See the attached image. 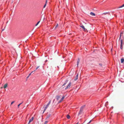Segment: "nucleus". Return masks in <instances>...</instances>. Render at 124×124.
Here are the masks:
<instances>
[{
  "instance_id": "28",
  "label": "nucleus",
  "mask_w": 124,
  "mask_h": 124,
  "mask_svg": "<svg viewBox=\"0 0 124 124\" xmlns=\"http://www.w3.org/2000/svg\"><path fill=\"white\" fill-rule=\"evenodd\" d=\"M49 116H47L46 117V118H49Z\"/></svg>"
},
{
  "instance_id": "35",
  "label": "nucleus",
  "mask_w": 124,
  "mask_h": 124,
  "mask_svg": "<svg viewBox=\"0 0 124 124\" xmlns=\"http://www.w3.org/2000/svg\"><path fill=\"white\" fill-rule=\"evenodd\" d=\"M23 102H22V103H21L20 104H22Z\"/></svg>"
},
{
  "instance_id": "37",
  "label": "nucleus",
  "mask_w": 124,
  "mask_h": 124,
  "mask_svg": "<svg viewBox=\"0 0 124 124\" xmlns=\"http://www.w3.org/2000/svg\"><path fill=\"white\" fill-rule=\"evenodd\" d=\"M76 124H78V123H77Z\"/></svg>"
},
{
  "instance_id": "16",
  "label": "nucleus",
  "mask_w": 124,
  "mask_h": 124,
  "mask_svg": "<svg viewBox=\"0 0 124 124\" xmlns=\"http://www.w3.org/2000/svg\"><path fill=\"white\" fill-rule=\"evenodd\" d=\"M123 7H124V4H123L122 5V6H120L118 8H122Z\"/></svg>"
},
{
  "instance_id": "18",
  "label": "nucleus",
  "mask_w": 124,
  "mask_h": 124,
  "mask_svg": "<svg viewBox=\"0 0 124 124\" xmlns=\"http://www.w3.org/2000/svg\"><path fill=\"white\" fill-rule=\"evenodd\" d=\"M48 122V121H46L45 122L44 124H46Z\"/></svg>"
},
{
  "instance_id": "17",
  "label": "nucleus",
  "mask_w": 124,
  "mask_h": 124,
  "mask_svg": "<svg viewBox=\"0 0 124 124\" xmlns=\"http://www.w3.org/2000/svg\"><path fill=\"white\" fill-rule=\"evenodd\" d=\"M40 22V21H39L36 24V25L35 26H37L38 25V24H39V22Z\"/></svg>"
},
{
  "instance_id": "32",
  "label": "nucleus",
  "mask_w": 124,
  "mask_h": 124,
  "mask_svg": "<svg viewBox=\"0 0 124 124\" xmlns=\"http://www.w3.org/2000/svg\"><path fill=\"white\" fill-rule=\"evenodd\" d=\"M121 37L120 36V37H119V39H121Z\"/></svg>"
},
{
  "instance_id": "26",
  "label": "nucleus",
  "mask_w": 124,
  "mask_h": 124,
  "mask_svg": "<svg viewBox=\"0 0 124 124\" xmlns=\"http://www.w3.org/2000/svg\"><path fill=\"white\" fill-rule=\"evenodd\" d=\"M47 0H46L45 4H47Z\"/></svg>"
},
{
  "instance_id": "33",
  "label": "nucleus",
  "mask_w": 124,
  "mask_h": 124,
  "mask_svg": "<svg viewBox=\"0 0 124 124\" xmlns=\"http://www.w3.org/2000/svg\"><path fill=\"white\" fill-rule=\"evenodd\" d=\"M33 71H32V72H31V73H33Z\"/></svg>"
},
{
  "instance_id": "31",
  "label": "nucleus",
  "mask_w": 124,
  "mask_h": 124,
  "mask_svg": "<svg viewBox=\"0 0 124 124\" xmlns=\"http://www.w3.org/2000/svg\"><path fill=\"white\" fill-rule=\"evenodd\" d=\"M29 76H30L28 75V76L27 77V78H28L29 77Z\"/></svg>"
},
{
  "instance_id": "21",
  "label": "nucleus",
  "mask_w": 124,
  "mask_h": 124,
  "mask_svg": "<svg viewBox=\"0 0 124 124\" xmlns=\"http://www.w3.org/2000/svg\"><path fill=\"white\" fill-rule=\"evenodd\" d=\"M120 48L121 49H123V46H120Z\"/></svg>"
},
{
  "instance_id": "34",
  "label": "nucleus",
  "mask_w": 124,
  "mask_h": 124,
  "mask_svg": "<svg viewBox=\"0 0 124 124\" xmlns=\"http://www.w3.org/2000/svg\"><path fill=\"white\" fill-rule=\"evenodd\" d=\"M54 101H53V103L54 102Z\"/></svg>"
},
{
  "instance_id": "9",
  "label": "nucleus",
  "mask_w": 124,
  "mask_h": 124,
  "mask_svg": "<svg viewBox=\"0 0 124 124\" xmlns=\"http://www.w3.org/2000/svg\"><path fill=\"white\" fill-rule=\"evenodd\" d=\"M56 98L57 99V100H58L60 98V96H57L56 97Z\"/></svg>"
},
{
  "instance_id": "5",
  "label": "nucleus",
  "mask_w": 124,
  "mask_h": 124,
  "mask_svg": "<svg viewBox=\"0 0 124 124\" xmlns=\"http://www.w3.org/2000/svg\"><path fill=\"white\" fill-rule=\"evenodd\" d=\"M71 83L70 82L69 84H68V85L67 86V87L65 88L66 89H68L71 86Z\"/></svg>"
},
{
  "instance_id": "19",
  "label": "nucleus",
  "mask_w": 124,
  "mask_h": 124,
  "mask_svg": "<svg viewBox=\"0 0 124 124\" xmlns=\"http://www.w3.org/2000/svg\"><path fill=\"white\" fill-rule=\"evenodd\" d=\"M58 24H57V25H56V26L55 27V28H57V27H58Z\"/></svg>"
},
{
  "instance_id": "23",
  "label": "nucleus",
  "mask_w": 124,
  "mask_h": 124,
  "mask_svg": "<svg viewBox=\"0 0 124 124\" xmlns=\"http://www.w3.org/2000/svg\"><path fill=\"white\" fill-rule=\"evenodd\" d=\"M21 105V104H20L18 105V108H19V106Z\"/></svg>"
},
{
  "instance_id": "20",
  "label": "nucleus",
  "mask_w": 124,
  "mask_h": 124,
  "mask_svg": "<svg viewBox=\"0 0 124 124\" xmlns=\"http://www.w3.org/2000/svg\"><path fill=\"white\" fill-rule=\"evenodd\" d=\"M15 102V101H12L11 102V105L14 103Z\"/></svg>"
},
{
  "instance_id": "13",
  "label": "nucleus",
  "mask_w": 124,
  "mask_h": 124,
  "mask_svg": "<svg viewBox=\"0 0 124 124\" xmlns=\"http://www.w3.org/2000/svg\"><path fill=\"white\" fill-rule=\"evenodd\" d=\"M7 84H5L4 85V88H6L7 87Z\"/></svg>"
},
{
  "instance_id": "2",
  "label": "nucleus",
  "mask_w": 124,
  "mask_h": 124,
  "mask_svg": "<svg viewBox=\"0 0 124 124\" xmlns=\"http://www.w3.org/2000/svg\"><path fill=\"white\" fill-rule=\"evenodd\" d=\"M51 102V100H50L49 101L46 107H45V109L44 110L43 113L44 112L46 111V109L49 106V105L50 103Z\"/></svg>"
},
{
  "instance_id": "1",
  "label": "nucleus",
  "mask_w": 124,
  "mask_h": 124,
  "mask_svg": "<svg viewBox=\"0 0 124 124\" xmlns=\"http://www.w3.org/2000/svg\"><path fill=\"white\" fill-rule=\"evenodd\" d=\"M85 107V105L82 106L80 108L79 113V115L81 114L83 110V109Z\"/></svg>"
},
{
  "instance_id": "7",
  "label": "nucleus",
  "mask_w": 124,
  "mask_h": 124,
  "mask_svg": "<svg viewBox=\"0 0 124 124\" xmlns=\"http://www.w3.org/2000/svg\"><path fill=\"white\" fill-rule=\"evenodd\" d=\"M90 14L91 15L93 16H95V14L94 13H93V12H90Z\"/></svg>"
},
{
  "instance_id": "25",
  "label": "nucleus",
  "mask_w": 124,
  "mask_h": 124,
  "mask_svg": "<svg viewBox=\"0 0 124 124\" xmlns=\"http://www.w3.org/2000/svg\"><path fill=\"white\" fill-rule=\"evenodd\" d=\"M40 66H38L36 68V70H37V69H38V68H39V67Z\"/></svg>"
},
{
  "instance_id": "22",
  "label": "nucleus",
  "mask_w": 124,
  "mask_h": 124,
  "mask_svg": "<svg viewBox=\"0 0 124 124\" xmlns=\"http://www.w3.org/2000/svg\"><path fill=\"white\" fill-rule=\"evenodd\" d=\"M123 34V32H121L120 35V36L121 37V34Z\"/></svg>"
},
{
  "instance_id": "12",
  "label": "nucleus",
  "mask_w": 124,
  "mask_h": 124,
  "mask_svg": "<svg viewBox=\"0 0 124 124\" xmlns=\"http://www.w3.org/2000/svg\"><path fill=\"white\" fill-rule=\"evenodd\" d=\"M107 14H110L109 13H108V12H106L102 13V15H105Z\"/></svg>"
},
{
  "instance_id": "3",
  "label": "nucleus",
  "mask_w": 124,
  "mask_h": 124,
  "mask_svg": "<svg viewBox=\"0 0 124 124\" xmlns=\"http://www.w3.org/2000/svg\"><path fill=\"white\" fill-rule=\"evenodd\" d=\"M80 26L83 29L84 31H87V29L85 28L84 26L83 25H80Z\"/></svg>"
},
{
  "instance_id": "36",
  "label": "nucleus",
  "mask_w": 124,
  "mask_h": 124,
  "mask_svg": "<svg viewBox=\"0 0 124 124\" xmlns=\"http://www.w3.org/2000/svg\"><path fill=\"white\" fill-rule=\"evenodd\" d=\"M50 67L51 68H52V67L51 66Z\"/></svg>"
},
{
  "instance_id": "24",
  "label": "nucleus",
  "mask_w": 124,
  "mask_h": 124,
  "mask_svg": "<svg viewBox=\"0 0 124 124\" xmlns=\"http://www.w3.org/2000/svg\"><path fill=\"white\" fill-rule=\"evenodd\" d=\"M46 4H45V5L44 6V8H45V7L46 6Z\"/></svg>"
},
{
  "instance_id": "14",
  "label": "nucleus",
  "mask_w": 124,
  "mask_h": 124,
  "mask_svg": "<svg viewBox=\"0 0 124 124\" xmlns=\"http://www.w3.org/2000/svg\"><path fill=\"white\" fill-rule=\"evenodd\" d=\"M67 117L68 119H69L70 118V116L69 115H67Z\"/></svg>"
},
{
  "instance_id": "11",
  "label": "nucleus",
  "mask_w": 124,
  "mask_h": 124,
  "mask_svg": "<svg viewBox=\"0 0 124 124\" xmlns=\"http://www.w3.org/2000/svg\"><path fill=\"white\" fill-rule=\"evenodd\" d=\"M124 61V58H122L121 59V63H123Z\"/></svg>"
},
{
  "instance_id": "30",
  "label": "nucleus",
  "mask_w": 124,
  "mask_h": 124,
  "mask_svg": "<svg viewBox=\"0 0 124 124\" xmlns=\"http://www.w3.org/2000/svg\"><path fill=\"white\" fill-rule=\"evenodd\" d=\"M31 73H30V74H29V75L30 76L31 75Z\"/></svg>"
},
{
  "instance_id": "15",
  "label": "nucleus",
  "mask_w": 124,
  "mask_h": 124,
  "mask_svg": "<svg viewBox=\"0 0 124 124\" xmlns=\"http://www.w3.org/2000/svg\"><path fill=\"white\" fill-rule=\"evenodd\" d=\"M68 82V80H67L66 81L65 83H64L63 85L62 86H63V85H65L67 83V82Z\"/></svg>"
},
{
  "instance_id": "4",
  "label": "nucleus",
  "mask_w": 124,
  "mask_h": 124,
  "mask_svg": "<svg viewBox=\"0 0 124 124\" xmlns=\"http://www.w3.org/2000/svg\"><path fill=\"white\" fill-rule=\"evenodd\" d=\"M66 95H65L64 96H63L62 97V99L61 100H60L59 101V103H60L64 99V98L65 97V96H66Z\"/></svg>"
},
{
  "instance_id": "27",
  "label": "nucleus",
  "mask_w": 124,
  "mask_h": 124,
  "mask_svg": "<svg viewBox=\"0 0 124 124\" xmlns=\"http://www.w3.org/2000/svg\"><path fill=\"white\" fill-rule=\"evenodd\" d=\"M92 121V120H90L89 122L88 123V124H89Z\"/></svg>"
},
{
  "instance_id": "10",
  "label": "nucleus",
  "mask_w": 124,
  "mask_h": 124,
  "mask_svg": "<svg viewBox=\"0 0 124 124\" xmlns=\"http://www.w3.org/2000/svg\"><path fill=\"white\" fill-rule=\"evenodd\" d=\"M78 79V74L76 76V78L74 79V80L75 81H76Z\"/></svg>"
},
{
  "instance_id": "8",
  "label": "nucleus",
  "mask_w": 124,
  "mask_h": 124,
  "mask_svg": "<svg viewBox=\"0 0 124 124\" xmlns=\"http://www.w3.org/2000/svg\"><path fill=\"white\" fill-rule=\"evenodd\" d=\"M120 46H123V40L121 39L120 40Z\"/></svg>"
},
{
  "instance_id": "6",
  "label": "nucleus",
  "mask_w": 124,
  "mask_h": 124,
  "mask_svg": "<svg viewBox=\"0 0 124 124\" xmlns=\"http://www.w3.org/2000/svg\"><path fill=\"white\" fill-rule=\"evenodd\" d=\"M33 119L34 117H32L29 120L28 124H30L31 122L33 121Z\"/></svg>"
},
{
  "instance_id": "29",
  "label": "nucleus",
  "mask_w": 124,
  "mask_h": 124,
  "mask_svg": "<svg viewBox=\"0 0 124 124\" xmlns=\"http://www.w3.org/2000/svg\"><path fill=\"white\" fill-rule=\"evenodd\" d=\"M99 64V65H101V66H102V64Z\"/></svg>"
}]
</instances>
